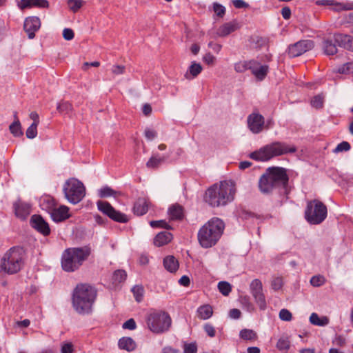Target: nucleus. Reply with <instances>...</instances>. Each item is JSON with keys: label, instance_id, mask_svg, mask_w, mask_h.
<instances>
[{"label": "nucleus", "instance_id": "1", "mask_svg": "<svg viewBox=\"0 0 353 353\" xmlns=\"http://www.w3.org/2000/svg\"><path fill=\"white\" fill-rule=\"evenodd\" d=\"M236 184L233 180H223L215 183L206 189L203 201L210 207H224L234 199Z\"/></svg>", "mask_w": 353, "mask_h": 353}, {"label": "nucleus", "instance_id": "2", "mask_svg": "<svg viewBox=\"0 0 353 353\" xmlns=\"http://www.w3.org/2000/svg\"><path fill=\"white\" fill-rule=\"evenodd\" d=\"M97 296V290L94 286L88 283L77 284L72 294V307L79 314H90Z\"/></svg>", "mask_w": 353, "mask_h": 353}, {"label": "nucleus", "instance_id": "3", "mask_svg": "<svg viewBox=\"0 0 353 353\" xmlns=\"http://www.w3.org/2000/svg\"><path fill=\"white\" fill-rule=\"evenodd\" d=\"M288 181L286 169L281 167H270L260 177L259 188L261 193L270 194L280 188L285 190Z\"/></svg>", "mask_w": 353, "mask_h": 353}, {"label": "nucleus", "instance_id": "4", "mask_svg": "<svg viewBox=\"0 0 353 353\" xmlns=\"http://www.w3.org/2000/svg\"><path fill=\"white\" fill-rule=\"evenodd\" d=\"M92 252L89 245L71 247L65 249L60 259L61 269L68 273L78 271Z\"/></svg>", "mask_w": 353, "mask_h": 353}, {"label": "nucleus", "instance_id": "5", "mask_svg": "<svg viewBox=\"0 0 353 353\" xmlns=\"http://www.w3.org/2000/svg\"><path fill=\"white\" fill-rule=\"evenodd\" d=\"M225 229L224 222L218 217L212 218L199 230L197 238L203 248L214 246L221 239Z\"/></svg>", "mask_w": 353, "mask_h": 353}, {"label": "nucleus", "instance_id": "6", "mask_svg": "<svg viewBox=\"0 0 353 353\" xmlns=\"http://www.w3.org/2000/svg\"><path fill=\"white\" fill-rule=\"evenodd\" d=\"M26 252L22 246H13L4 254L1 269L8 274H14L20 272L25 265Z\"/></svg>", "mask_w": 353, "mask_h": 353}, {"label": "nucleus", "instance_id": "7", "mask_svg": "<svg viewBox=\"0 0 353 353\" xmlns=\"http://www.w3.org/2000/svg\"><path fill=\"white\" fill-rule=\"evenodd\" d=\"M296 151V148L294 145H288L285 142L275 141L252 152L250 157L256 161H267L275 157L294 153Z\"/></svg>", "mask_w": 353, "mask_h": 353}, {"label": "nucleus", "instance_id": "8", "mask_svg": "<svg viewBox=\"0 0 353 353\" xmlns=\"http://www.w3.org/2000/svg\"><path fill=\"white\" fill-rule=\"evenodd\" d=\"M146 323L153 333L162 334L169 330L172 319L166 312H153L148 315Z\"/></svg>", "mask_w": 353, "mask_h": 353}, {"label": "nucleus", "instance_id": "9", "mask_svg": "<svg viewBox=\"0 0 353 353\" xmlns=\"http://www.w3.org/2000/svg\"><path fill=\"white\" fill-rule=\"evenodd\" d=\"M63 192L65 199L72 204H77L85 196L83 183L76 178H70L63 184Z\"/></svg>", "mask_w": 353, "mask_h": 353}, {"label": "nucleus", "instance_id": "10", "mask_svg": "<svg viewBox=\"0 0 353 353\" xmlns=\"http://www.w3.org/2000/svg\"><path fill=\"white\" fill-rule=\"evenodd\" d=\"M327 207L320 201L314 199L307 203L305 218L311 224L322 223L327 216Z\"/></svg>", "mask_w": 353, "mask_h": 353}, {"label": "nucleus", "instance_id": "11", "mask_svg": "<svg viewBox=\"0 0 353 353\" xmlns=\"http://www.w3.org/2000/svg\"><path fill=\"white\" fill-rule=\"evenodd\" d=\"M97 205L100 212L115 222L126 223L129 221V218L125 214L116 210L108 201L99 200Z\"/></svg>", "mask_w": 353, "mask_h": 353}, {"label": "nucleus", "instance_id": "12", "mask_svg": "<svg viewBox=\"0 0 353 353\" xmlns=\"http://www.w3.org/2000/svg\"><path fill=\"white\" fill-rule=\"evenodd\" d=\"M314 46L311 40H301L288 46V54L290 57H296L312 50Z\"/></svg>", "mask_w": 353, "mask_h": 353}, {"label": "nucleus", "instance_id": "13", "mask_svg": "<svg viewBox=\"0 0 353 353\" xmlns=\"http://www.w3.org/2000/svg\"><path fill=\"white\" fill-rule=\"evenodd\" d=\"M250 70L252 74L257 81H263L269 72V67L266 64H261L258 61L252 60L245 65Z\"/></svg>", "mask_w": 353, "mask_h": 353}, {"label": "nucleus", "instance_id": "14", "mask_svg": "<svg viewBox=\"0 0 353 353\" xmlns=\"http://www.w3.org/2000/svg\"><path fill=\"white\" fill-rule=\"evenodd\" d=\"M30 225L44 236L50 234L51 230L48 223L40 214H33L30 218Z\"/></svg>", "mask_w": 353, "mask_h": 353}, {"label": "nucleus", "instance_id": "15", "mask_svg": "<svg viewBox=\"0 0 353 353\" xmlns=\"http://www.w3.org/2000/svg\"><path fill=\"white\" fill-rule=\"evenodd\" d=\"M250 292L261 310H265L266 302L262 292V283L259 279H254L250 285Z\"/></svg>", "mask_w": 353, "mask_h": 353}, {"label": "nucleus", "instance_id": "16", "mask_svg": "<svg viewBox=\"0 0 353 353\" xmlns=\"http://www.w3.org/2000/svg\"><path fill=\"white\" fill-rule=\"evenodd\" d=\"M248 127L254 134H259L263 131L265 124L264 117L258 112L250 114L247 119Z\"/></svg>", "mask_w": 353, "mask_h": 353}, {"label": "nucleus", "instance_id": "17", "mask_svg": "<svg viewBox=\"0 0 353 353\" xmlns=\"http://www.w3.org/2000/svg\"><path fill=\"white\" fill-rule=\"evenodd\" d=\"M40 27L41 21L38 17H28L25 19L23 29L30 39L35 37V32L39 30Z\"/></svg>", "mask_w": 353, "mask_h": 353}, {"label": "nucleus", "instance_id": "18", "mask_svg": "<svg viewBox=\"0 0 353 353\" xmlns=\"http://www.w3.org/2000/svg\"><path fill=\"white\" fill-rule=\"evenodd\" d=\"M14 215L19 219L26 220L31 212V205L18 199L13 203Z\"/></svg>", "mask_w": 353, "mask_h": 353}, {"label": "nucleus", "instance_id": "19", "mask_svg": "<svg viewBox=\"0 0 353 353\" xmlns=\"http://www.w3.org/2000/svg\"><path fill=\"white\" fill-rule=\"evenodd\" d=\"M70 208L66 205H61L55 208L50 213L52 220L55 223H61L68 219L71 214L69 212Z\"/></svg>", "mask_w": 353, "mask_h": 353}, {"label": "nucleus", "instance_id": "20", "mask_svg": "<svg viewBox=\"0 0 353 353\" xmlns=\"http://www.w3.org/2000/svg\"><path fill=\"white\" fill-rule=\"evenodd\" d=\"M240 28V23L236 20H233L221 26L217 30V34L221 37H224L234 32Z\"/></svg>", "mask_w": 353, "mask_h": 353}, {"label": "nucleus", "instance_id": "21", "mask_svg": "<svg viewBox=\"0 0 353 353\" xmlns=\"http://www.w3.org/2000/svg\"><path fill=\"white\" fill-rule=\"evenodd\" d=\"M149 201L147 199L139 197L134 202L132 211L137 216H143L148 211Z\"/></svg>", "mask_w": 353, "mask_h": 353}, {"label": "nucleus", "instance_id": "22", "mask_svg": "<svg viewBox=\"0 0 353 353\" xmlns=\"http://www.w3.org/2000/svg\"><path fill=\"white\" fill-rule=\"evenodd\" d=\"M19 6L21 10L33 7L48 8L50 3L47 0H21Z\"/></svg>", "mask_w": 353, "mask_h": 353}, {"label": "nucleus", "instance_id": "23", "mask_svg": "<svg viewBox=\"0 0 353 353\" xmlns=\"http://www.w3.org/2000/svg\"><path fill=\"white\" fill-rule=\"evenodd\" d=\"M335 42L341 47L353 52V38L347 34H334Z\"/></svg>", "mask_w": 353, "mask_h": 353}, {"label": "nucleus", "instance_id": "24", "mask_svg": "<svg viewBox=\"0 0 353 353\" xmlns=\"http://www.w3.org/2000/svg\"><path fill=\"white\" fill-rule=\"evenodd\" d=\"M171 221H181L184 217L183 208L179 203L171 205L168 210Z\"/></svg>", "mask_w": 353, "mask_h": 353}, {"label": "nucleus", "instance_id": "25", "mask_svg": "<svg viewBox=\"0 0 353 353\" xmlns=\"http://www.w3.org/2000/svg\"><path fill=\"white\" fill-rule=\"evenodd\" d=\"M248 41L250 48L261 50L263 48H268L269 39L267 37L253 35L249 39Z\"/></svg>", "mask_w": 353, "mask_h": 353}, {"label": "nucleus", "instance_id": "26", "mask_svg": "<svg viewBox=\"0 0 353 353\" xmlns=\"http://www.w3.org/2000/svg\"><path fill=\"white\" fill-rule=\"evenodd\" d=\"M172 239L173 235L170 232H160L154 238V244L157 247L163 246L169 243Z\"/></svg>", "mask_w": 353, "mask_h": 353}, {"label": "nucleus", "instance_id": "27", "mask_svg": "<svg viewBox=\"0 0 353 353\" xmlns=\"http://www.w3.org/2000/svg\"><path fill=\"white\" fill-rule=\"evenodd\" d=\"M118 347L121 350H124L127 352H132L136 350L137 343L132 338L123 336L119 340Z\"/></svg>", "mask_w": 353, "mask_h": 353}, {"label": "nucleus", "instance_id": "28", "mask_svg": "<svg viewBox=\"0 0 353 353\" xmlns=\"http://www.w3.org/2000/svg\"><path fill=\"white\" fill-rule=\"evenodd\" d=\"M163 263L165 269L171 273L176 272L179 267L178 260L172 255L165 256L163 259Z\"/></svg>", "mask_w": 353, "mask_h": 353}, {"label": "nucleus", "instance_id": "29", "mask_svg": "<svg viewBox=\"0 0 353 353\" xmlns=\"http://www.w3.org/2000/svg\"><path fill=\"white\" fill-rule=\"evenodd\" d=\"M196 312L199 319L207 320L212 316L213 314V310L211 305L205 304L197 308Z\"/></svg>", "mask_w": 353, "mask_h": 353}, {"label": "nucleus", "instance_id": "30", "mask_svg": "<svg viewBox=\"0 0 353 353\" xmlns=\"http://www.w3.org/2000/svg\"><path fill=\"white\" fill-rule=\"evenodd\" d=\"M121 194V192L115 191L108 185L103 186L100 190H99L98 192V195L101 198H108L110 196L117 197Z\"/></svg>", "mask_w": 353, "mask_h": 353}, {"label": "nucleus", "instance_id": "31", "mask_svg": "<svg viewBox=\"0 0 353 353\" xmlns=\"http://www.w3.org/2000/svg\"><path fill=\"white\" fill-rule=\"evenodd\" d=\"M41 207L49 214L57 207V202L53 197L46 196L41 201Z\"/></svg>", "mask_w": 353, "mask_h": 353}, {"label": "nucleus", "instance_id": "32", "mask_svg": "<svg viewBox=\"0 0 353 353\" xmlns=\"http://www.w3.org/2000/svg\"><path fill=\"white\" fill-rule=\"evenodd\" d=\"M203 68L200 63H196V61L192 62L190 65L188 70L185 74L186 79H190L189 77V73L192 76V78L196 77L202 71Z\"/></svg>", "mask_w": 353, "mask_h": 353}, {"label": "nucleus", "instance_id": "33", "mask_svg": "<svg viewBox=\"0 0 353 353\" xmlns=\"http://www.w3.org/2000/svg\"><path fill=\"white\" fill-rule=\"evenodd\" d=\"M310 322L318 326H325L329 323V319L327 316L320 318L316 313H312L310 316Z\"/></svg>", "mask_w": 353, "mask_h": 353}, {"label": "nucleus", "instance_id": "34", "mask_svg": "<svg viewBox=\"0 0 353 353\" xmlns=\"http://www.w3.org/2000/svg\"><path fill=\"white\" fill-rule=\"evenodd\" d=\"M127 279V273L123 270H115L112 276V283L115 285L124 282Z\"/></svg>", "mask_w": 353, "mask_h": 353}, {"label": "nucleus", "instance_id": "35", "mask_svg": "<svg viewBox=\"0 0 353 353\" xmlns=\"http://www.w3.org/2000/svg\"><path fill=\"white\" fill-rule=\"evenodd\" d=\"M323 48L325 54L327 55H334L337 52L336 45L329 39H324L323 41Z\"/></svg>", "mask_w": 353, "mask_h": 353}, {"label": "nucleus", "instance_id": "36", "mask_svg": "<svg viewBox=\"0 0 353 353\" xmlns=\"http://www.w3.org/2000/svg\"><path fill=\"white\" fill-rule=\"evenodd\" d=\"M10 133L15 137H20L23 134L19 120L13 121L9 126Z\"/></svg>", "mask_w": 353, "mask_h": 353}, {"label": "nucleus", "instance_id": "37", "mask_svg": "<svg viewBox=\"0 0 353 353\" xmlns=\"http://www.w3.org/2000/svg\"><path fill=\"white\" fill-rule=\"evenodd\" d=\"M57 110L61 114H69L72 110V105L68 101H61L57 103Z\"/></svg>", "mask_w": 353, "mask_h": 353}, {"label": "nucleus", "instance_id": "38", "mask_svg": "<svg viewBox=\"0 0 353 353\" xmlns=\"http://www.w3.org/2000/svg\"><path fill=\"white\" fill-rule=\"evenodd\" d=\"M132 292L137 302L140 303L143 301L144 288L141 285H136L132 288Z\"/></svg>", "mask_w": 353, "mask_h": 353}, {"label": "nucleus", "instance_id": "39", "mask_svg": "<svg viewBox=\"0 0 353 353\" xmlns=\"http://www.w3.org/2000/svg\"><path fill=\"white\" fill-rule=\"evenodd\" d=\"M333 10L336 12L353 10V2L337 3L334 1Z\"/></svg>", "mask_w": 353, "mask_h": 353}, {"label": "nucleus", "instance_id": "40", "mask_svg": "<svg viewBox=\"0 0 353 353\" xmlns=\"http://www.w3.org/2000/svg\"><path fill=\"white\" fill-rule=\"evenodd\" d=\"M150 225L153 228H164L172 230V227L169 225L165 220H157L150 221Z\"/></svg>", "mask_w": 353, "mask_h": 353}, {"label": "nucleus", "instance_id": "41", "mask_svg": "<svg viewBox=\"0 0 353 353\" xmlns=\"http://www.w3.org/2000/svg\"><path fill=\"white\" fill-rule=\"evenodd\" d=\"M218 289L223 296H228L232 290V286L227 281H220L218 283Z\"/></svg>", "mask_w": 353, "mask_h": 353}, {"label": "nucleus", "instance_id": "42", "mask_svg": "<svg viewBox=\"0 0 353 353\" xmlns=\"http://www.w3.org/2000/svg\"><path fill=\"white\" fill-rule=\"evenodd\" d=\"M163 158L152 157L146 163V166L149 168H157L163 162Z\"/></svg>", "mask_w": 353, "mask_h": 353}, {"label": "nucleus", "instance_id": "43", "mask_svg": "<svg viewBox=\"0 0 353 353\" xmlns=\"http://www.w3.org/2000/svg\"><path fill=\"white\" fill-rule=\"evenodd\" d=\"M324 103V96L318 94L314 96L311 100V105L315 108H321L323 107Z\"/></svg>", "mask_w": 353, "mask_h": 353}, {"label": "nucleus", "instance_id": "44", "mask_svg": "<svg viewBox=\"0 0 353 353\" xmlns=\"http://www.w3.org/2000/svg\"><path fill=\"white\" fill-rule=\"evenodd\" d=\"M325 283V278L322 275L313 276L310 279V283L314 287H320Z\"/></svg>", "mask_w": 353, "mask_h": 353}, {"label": "nucleus", "instance_id": "45", "mask_svg": "<svg viewBox=\"0 0 353 353\" xmlns=\"http://www.w3.org/2000/svg\"><path fill=\"white\" fill-rule=\"evenodd\" d=\"M83 1L82 0H68V4L70 9L73 12H77L83 6Z\"/></svg>", "mask_w": 353, "mask_h": 353}, {"label": "nucleus", "instance_id": "46", "mask_svg": "<svg viewBox=\"0 0 353 353\" xmlns=\"http://www.w3.org/2000/svg\"><path fill=\"white\" fill-rule=\"evenodd\" d=\"M213 10L214 14L219 18H223L225 14V8L219 3H213Z\"/></svg>", "mask_w": 353, "mask_h": 353}, {"label": "nucleus", "instance_id": "47", "mask_svg": "<svg viewBox=\"0 0 353 353\" xmlns=\"http://www.w3.org/2000/svg\"><path fill=\"white\" fill-rule=\"evenodd\" d=\"M37 126L36 123H32L26 132L28 139H32L37 136Z\"/></svg>", "mask_w": 353, "mask_h": 353}, {"label": "nucleus", "instance_id": "48", "mask_svg": "<svg viewBox=\"0 0 353 353\" xmlns=\"http://www.w3.org/2000/svg\"><path fill=\"white\" fill-rule=\"evenodd\" d=\"M184 353H196L197 352V345L196 342L190 343H185L183 345Z\"/></svg>", "mask_w": 353, "mask_h": 353}, {"label": "nucleus", "instance_id": "49", "mask_svg": "<svg viewBox=\"0 0 353 353\" xmlns=\"http://www.w3.org/2000/svg\"><path fill=\"white\" fill-rule=\"evenodd\" d=\"M350 144L347 141H342L339 144L337 145L336 148L334 149V152H347L350 150Z\"/></svg>", "mask_w": 353, "mask_h": 353}, {"label": "nucleus", "instance_id": "50", "mask_svg": "<svg viewBox=\"0 0 353 353\" xmlns=\"http://www.w3.org/2000/svg\"><path fill=\"white\" fill-rule=\"evenodd\" d=\"M279 318L282 321H290L292 320V313L287 309H282L279 312Z\"/></svg>", "mask_w": 353, "mask_h": 353}, {"label": "nucleus", "instance_id": "51", "mask_svg": "<svg viewBox=\"0 0 353 353\" xmlns=\"http://www.w3.org/2000/svg\"><path fill=\"white\" fill-rule=\"evenodd\" d=\"M257 339V335L252 330L244 329V340L255 341Z\"/></svg>", "mask_w": 353, "mask_h": 353}, {"label": "nucleus", "instance_id": "52", "mask_svg": "<svg viewBox=\"0 0 353 353\" xmlns=\"http://www.w3.org/2000/svg\"><path fill=\"white\" fill-rule=\"evenodd\" d=\"M203 330L210 337L215 336L216 331L214 327L212 324L208 323H205L203 326Z\"/></svg>", "mask_w": 353, "mask_h": 353}, {"label": "nucleus", "instance_id": "53", "mask_svg": "<svg viewBox=\"0 0 353 353\" xmlns=\"http://www.w3.org/2000/svg\"><path fill=\"white\" fill-rule=\"evenodd\" d=\"M122 327L126 330H134L137 327V324L134 319H130L123 323Z\"/></svg>", "mask_w": 353, "mask_h": 353}, {"label": "nucleus", "instance_id": "54", "mask_svg": "<svg viewBox=\"0 0 353 353\" xmlns=\"http://www.w3.org/2000/svg\"><path fill=\"white\" fill-rule=\"evenodd\" d=\"M215 60V57L210 52L206 53L203 57V62L208 65H213L214 63Z\"/></svg>", "mask_w": 353, "mask_h": 353}, {"label": "nucleus", "instance_id": "55", "mask_svg": "<svg viewBox=\"0 0 353 353\" xmlns=\"http://www.w3.org/2000/svg\"><path fill=\"white\" fill-rule=\"evenodd\" d=\"M276 346L280 350H286L290 347V342L287 339H281L277 342Z\"/></svg>", "mask_w": 353, "mask_h": 353}, {"label": "nucleus", "instance_id": "56", "mask_svg": "<svg viewBox=\"0 0 353 353\" xmlns=\"http://www.w3.org/2000/svg\"><path fill=\"white\" fill-rule=\"evenodd\" d=\"M340 73L353 72V63H347L339 69Z\"/></svg>", "mask_w": 353, "mask_h": 353}, {"label": "nucleus", "instance_id": "57", "mask_svg": "<svg viewBox=\"0 0 353 353\" xmlns=\"http://www.w3.org/2000/svg\"><path fill=\"white\" fill-rule=\"evenodd\" d=\"M74 37V31L70 28H64L63 30V37L66 41L72 40Z\"/></svg>", "mask_w": 353, "mask_h": 353}, {"label": "nucleus", "instance_id": "58", "mask_svg": "<svg viewBox=\"0 0 353 353\" xmlns=\"http://www.w3.org/2000/svg\"><path fill=\"white\" fill-rule=\"evenodd\" d=\"M74 351V346L72 343H65L61 345V353H72Z\"/></svg>", "mask_w": 353, "mask_h": 353}, {"label": "nucleus", "instance_id": "59", "mask_svg": "<svg viewBox=\"0 0 353 353\" xmlns=\"http://www.w3.org/2000/svg\"><path fill=\"white\" fill-rule=\"evenodd\" d=\"M144 134H145L146 139L148 140H152L157 136V132L155 130L150 129V128H146L145 130Z\"/></svg>", "mask_w": 353, "mask_h": 353}, {"label": "nucleus", "instance_id": "60", "mask_svg": "<svg viewBox=\"0 0 353 353\" xmlns=\"http://www.w3.org/2000/svg\"><path fill=\"white\" fill-rule=\"evenodd\" d=\"M241 316V312L240 310L236 308L231 309L229 312V316L234 319H238Z\"/></svg>", "mask_w": 353, "mask_h": 353}, {"label": "nucleus", "instance_id": "61", "mask_svg": "<svg viewBox=\"0 0 353 353\" xmlns=\"http://www.w3.org/2000/svg\"><path fill=\"white\" fill-rule=\"evenodd\" d=\"M179 283L184 287H188L190 284V279L188 276L183 275L179 280Z\"/></svg>", "mask_w": 353, "mask_h": 353}, {"label": "nucleus", "instance_id": "62", "mask_svg": "<svg viewBox=\"0 0 353 353\" xmlns=\"http://www.w3.org/2000/svg\"><path fill=\"white\" fill-rule=\"evenodd\" d=\"M283 285L282 279L281 278H276L272 282V286L274 290H279Z\"/></svg>", "mask_w": 353, "mask_h": 353}, {"label": "nucleus", "instance_id": "63", "mask_svg": "<svg viewBox=\"0 0 353 353\" xmlns=\"http://www.w3.org/2000/svg\"><path fill=\"white\" fill-rule=\"evenodd\" d=\"M334 343L337 346L343 347L346 343V341L342 336H337L334 340Z\"/></svg>", "mask_w": 353, "mask_h": 353}, {"label": "nucleus", "instance_id": "64", "mask_svg": "<svg viewBox=\"0 0 353 353\" xmlns=\"http://www.w3.org/2000/svg\"><path fill=\"white\" fill-rule=\"evenodd\" d=\"M112 71L114 74H121L125 71V67L119 65H113Z\"/></svg>", "mask_w": 353, "mask_h": 353}]
</instances>
